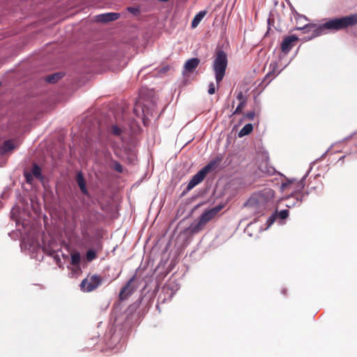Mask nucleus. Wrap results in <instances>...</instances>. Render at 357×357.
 <instances>
[{
    "label": "nucleus",
    "instance_id": "e433bc0d",
    "mask_svg": "<svg viewBox=\"0 0 357 357\" xmlns=\"http://www.w3.org/2000/svg\"><path fill=\"white\" fill-rule=\"evenodd\" d=\"M0 64L3 65V63H1V62H0Z\"/></svg>",
    "mask_w": 357,
    "mask_h": 357
},
{
    "label": "nucleus",
    "instance_id": "a211bd4d",
    "mask_svg": "<svg viewBox=\"0 0 357 357\" xmlns=\"http://www.w3.org/2000/svg\"><path fill=\"white\" fill-rule=\"evenodd\" d=\"M31 174L35 178L42 181L43 177L42 175V172L40 167L36 163L33 165L32 169Z\"/></svg>",
    "mask_w": 357,
    "mask_h": 357
},
{
    "label": "nucleus",
    "instance_id": "0eeeda50",
    "mask_svg": "<svg viewBox=\"0 0 357 357\" xmlns=\"http://www.w3.org/2000/svg\"><path fill=\"white\" fill-rule=\"evenodd\" d=\"M294 30H301L303 31L304 33L312 32L310 38L327 33L323 24L318 26L314 24H306L302 26L295 27Z\"/></svg>",
    "mask_w": 357,
    "mask_h": 357
},
{
    "label": "nucleus",
    "instance_id": "6e6552de",
    "mask_svg": "<svg viewBox=\"0 0 357 357\" xmlns=\"http://www.w3.org/2000/svg\"><path fill=\"white\" fill-rule=\"evenodd\" d=\"M136 279V275H134L125 284L123 287L121 288L119 292V300L124 301L126 300L129 296H130L136 290V286L133 284L134 281Z\"/></svg>",
    "mask_w": 357,
    "mask_h": 357
},
{
    "label": "nucleus",
    "instance_id": "9d476101",
    "mask_svg": "<svg viewBox=\"0 0 357 357\" xmlns=\"http://www.w3.org/2000/svg\"><path fill=\"white\" fill-rule=\"evenodd\" d=\"M227 56L222 50H218L215 53L213 67H227Z\"/></svg>",
    "mask_w": 357,
    "mask_h": 357
},
{
    "label": "nucleus",
    "instance_id": "f257e3e1",
    "mask_svg": "<svg viewBox=\"0 0 357 357\" xmlns=\"http://www.w3.org/2000/svg\"><path fill=\"white\" fill-rule=\"evenodd\" d=\"M282 188L284 190H292L291 194L286 198L287 207L291 208L296 205L299 206L301 204L303 195L301 194V192L304 188V183L303 181H288L287 183H282Z\"/></svg>",
    "mask_w": 357,
    "mask_h": 357
},
{
    "label": "nucleus",
    "instance_id": "1a4fd4ad",
    "mask_svg": "<svg viewBox=\"0 0 357 357\" xmlns=\"http://www.w3.org/2000/svg\"><path fill=\"white\" fill-rule=\"evenodd\" d=\"M298 40V38L295 35L288 36L284 38L281 43V50L282 52H289L295 45V43Z\"/></svg>",
    "mask_w": 357,
    "mask_h": 357
},
{
    "label": "nucleus",
    "instance_id": "c85d7f7f",
    "mask_svg": "<svg viewBox=\"0 0 357 357\" xmlns=\"http://www.w3.org/2000/svg\"><path fill=\"white\" fill-rule=\"evenodd\" d=\"M24 176L26 178V183H30V184L32 183L33 180V176L30 172H25L24 173Z\"/></svg>",
    "mask_w": 357,
    "mask_h": 357
},
{
    "label": "nucleus",
    "instance_id": "20e7f679",
    "mask_svg": "<svg viewBox=\"0 0 357 357\" xmlns=\"http://www.w3.org/2000/svg\"><path fill=\"white\" fill-rule=\"evenodd\" d=\"M275 192L271 189H267L262 192L255 195L250 198L248 205L257 208H265L266 204L274 197Z\"/></svg>",
    "mask_w": 357,
    "mask_h": 357
},
{
    "label": "nucleus",
    "instance_id": "9b49d317",
    "mask_svg": "<svg viewBox=\"0 0 357 357\" xmlns=\"http://www.w3.org/2000/svg\"><path fill=\"white\" fill-rule=\"evenodd\" d=\"M120 17V14L118 13H107L96 16V20L98 22H109L118 20Z\"/></svg>",
    "mask_w": 357,
    "mask_h": 357
},
{
    "label": "nucleus",
    "instance_id": "473e14b6",
    "mask_svg": "<svg viewBox=\"0 0 357 357\" xmlns=\"http://www.w3.org/2000/svg\"><path fill=\"white\" fill-rule=\"evenodd\" d=\"M275 215H271V217H269L267 220V222H266L268 225V227L271 226L275 222Z\"/></svg>",
    "mask_w": 357,
    "mask_h": 357
},
{
    "label": "nucleus",
    "instance_id": "6ab92c4d",
    "mask_svg": "<svg viewBox=\"0 0 357 357\" xmlns=\"http://www.w3.org/2000/svg\"><path fill=\"white\" fill-rule=\"evenodd\" d=\"M225 69L226 68H214L215 70V80L217 82V84L218 85L220 82L222 80L225 75Z\"/></svg>",
    "mask_w": 357,
    "mask_h": 357
},
{
    "label": "nucleus",
    "instance_id": "2f4dec72",
    "mask_svg": "<svg viewBox=\"0 0 357 357\" xmlns=\"http://www.w3.org/2000/svg\"><path fill=\"white\" fill-rule=\"evenodd\" d=\"M208 92L211 95L215 93V84L213 82L210 83V84L208 86Z\"/></svg>",
    "mask_w": 357,
    "mask_h": 357
},
{
    "label": "nucleus",
    "instance_id": "4be33fe9",
    "mask_svg": "<svg viewBox=\"0 0 357 357\" xmlns=\"http://www.w3.org/2000/svg\"><path fill=\"white\" fill-rule=\"evenodd\" d=\"M71 264L73 266H77L80 262V254L78 252H75L71 254Z\"/></svg>",
    "mask_w": 357,
    "mask_h": 357
},
{
    "label": "nucleus",
    "instance_id": "7ed1b4c3",
    "mask_svg": "<svg viewBox=\"0 0 357 357\" xmlns=\"http://www.w3.org/2000/svg\"><path fill=\"white\" fill-rule=\"evenodd\" d=\"M222 159V156H217L214 160H211L205 167L192 176L187 185V190H190L200 183L210 171L216 169L219 166Z\"/></svg>",
    "mask_w": 357,
    "mask_h": 357
},
{
    "label": "nucleus",
    "instance_id": "a878e982",
    "mask_svg": "<svg viewBox=\"0 0 357 357\" xmlns=\"http://www.w3.org/2000/svg\"><path fill=\"white\" fill-rule=\"evenodd\" d=\"M113 169L119 173H122L123 171V166L120 164V162L117 161L113 162Z\"/></svg>",
    "mask_w": 357,
    "mask_h": 357
},
{
    "label": "nucleus",
    "instance_id": "f03ea898",
    "mask_svg": "<svg viewBox=\"0 0 357 357\" xmlns=\"http://www.w3.org/2000/svg\"><path fill=\"white\" fill-rule=\"evenodd\" d=\"M326 33L336 31L347 28L349 26L357 24V14L335 18L323 23Z\"/></svg>",
    "mask_w": 357,
    "mask_h": 357
},
{
    "label": "nucleus",
    "instance_id": "5701e85b",
    "mask_svg": "<svg viewBox=\"0 0 357 357\" xmlns=\"http://www.w3.org/2000/svg\"><path fill=\"white\" fill-rule=\"evenodd\" d=\"M246 104H247V102H245L244 100L243 102H240L232 114L236 115V114H241L243 109L245 107Z\"/></svg>",
    "mask_w": 357,
    "mask_h": 357
},
{
    "label": "nucleus",
    "instance_id": "39448f33",
    "mask_svg": "<svg viewBox=\"0 0 357 357\" xmlns=\"http://www.w3.org/2000/svg\"><path fill=\"white\" fill-rule=\"evenodd\" d=\"M222 207V206H217L210 210L204 211L200 215L198 222L192 227V231L197 233L202 230L208 222L215 217V215L221 211Z\"/></svg>",
    "mask_w": 357,
    "mask_h": 357
},
{
    "label": "nucleus",
    "instance_id": "aec40b11",
    "mask_svg": "<svg viewBox=\"0 0 357 357\" xmlns=\"http://www.w3.org/2000/svg\"><path fill=\"white\" fill-rule=\"evenodd\" d=\"M253 130V126L251 123L245 125L238 133L239 137H243L249 135Z\"/></svg>",
    "mask_w": 357,
    "mask_h": 357
},
{
    "label": "nucleus",
    "instance_id": "f3484780",
    "mask_svg": "<svg viewBox=\"0 0 357 357\" xmlns=\"http://www.w3.org/2000/svg\"><path fill=\"white\" fill-rule=\"evenodd\" d=\"M90 227V220H84L81 222V233L84 238H86L89 235L88 230Z\"/></svg>",
    "mask_w": 357,
    "mask_h": 357
},
{
    "label": "nucleus",
    "instance_id": "c756f323",
    "mask_svg": "<svg viewBox=\"0 0 357 357\" xmlns=\"http://www.w3.org/2000/svg\"><path fill=\"white\" fill-rule=\"evenodd\" d=\"M236 98L240 101L243 102V100L247 102V97L244 96L242 91H239L236 96Z\"/></svg>",
    "mask_w": 357,
    "mask_h": 357
},
{
    "label": "nucleus",
    "instance_id": "423d86ee",
    "mask_svg": "<svg viewBox=\"0 0 357 357\" xmlns=\"http://www.w3.org/2000/svg\"><path fill=\"white\" fill-rule=\"evenodd\" d=\"M101 282L102 278L100 276L93 275L84 279L81 282L80 287L83 291L90 292L97 289Z\"/></svg>",
    "mask_w": 357,
    "mask_h": 357
},
{
    "label": "nucleus",
    "instance_id": "4c0bfd02",
    "mask_svg": "<svg viewBox=\"0 0 357 357\" xmlns=\"http://www.w3.org/2000/svg\"><path fill=\"white\" fill-rule=\"evenodd\" d=\"M1 85V82H0V86Z\"/></svg>",
    "mask_w": 357,
    "mask_h": 357
},
{
    "label": "nucleus",
    "instance_id": "b1692460",
    "mask_svg": "<svg viewBox=\"0 0 357 357\" xmlns=\"http://www.w3.org/2000/svg\"><path fill=\"white\" fill-rule=\"evenodd\" d=\"M110 129L112 134L115 136H121L123 132V130L116 125H112Z\"/></svg>",
    "mask_w": 357,
    "mask_h": 357
},
{
    "label": "nucleus",
    "instance_id": "dca6fc26",
    "mask_svg": "<svg viewBox=\"0 0 357 357\" xmlns=\"http://www.w3.org/2000/svg\"><path fill=\"white\" fill-rule=\"evenodd\" d=\"M63 77V73H56L50 75H47L45 77V81L47 82L54 84L56 83L58 80L61 79Z\"/></svg>",
    "mask_w": 357,
    "mask_h": 357
},
{
    "label": "nucleus",
    "instance_id": "ddd939ff",
    "mask_svg": "<svg viewBox=\"0 0 357 357\" xmlns=\"http://www.w3.org/2000/svg\"><path fill=\"white\" fill-rule=\"evenodd\" d=\"M279 73L280 71L276 72L275 68H273L272 71L267 73L261 84L264 87L266 86Z\"/></svg>",
    "mask_w": 357,
    "mask_h": 357
},
{
    "label": "nucleus",
    "instance_id": "4468645a",
    "mask_svg": "<svg viewBox=\"0 0 357 357\" xmlns=\"http://www.w3.org/2000/svg\"><path fill=\"white\" fill-rule=\"evenodd\" d=\"M15 149L14 142L12 139L6 140L3 145L0 147V152L2 153H6L8 151H10Z\"/></svg>",
    "mask_w": 357,
    "mask_h": 357
},
{
    "label": "nucleus",
    "instance_id": "cd10ccee",
    "mask_svg": "<svg viewBox=\"0 0 357 357\" xmlns=\"http://www.w3.org/2000/svg\"><path fill=\"white\" fill-rule=\"evenodd\" d=\"M278 215L281 220L286 219L289 215V211L287 209L282 210L278 213Z\"/></svg>",
    "mask_w": 357,
    "mask_h": 357
},
{
    "label": "nucleus",
    "instance_id": "c9c22d12",
    "mask_svg": "<svg viewBox=\"0 0 357 357\" xmlns=\"http://www.w3.org/2000/svg\"><path fill=\"white\" fill-rule=\"evenodd\" d=\"M159 1H161V2H167L169 0H158Z\"/></svg>",
    "mask_w": 357,
    "mask_h": 357
},
{
    "label": "nucleus",
    "instance_id": "bb28decb",
    "mask_svg": "<svg viewBox=\"0 0 357 357\" xmlns=\"http://www.w3.org/2000/svg\"><path fill=\"white\" fill-rule=\"evenodd\" d=\"M295 19H296V23L299 24H301L303 21L304 22L307 21V18L305 16L300 15L298 13H296V15L295 16Z\"/></svg>",
    "mask_w": 357,
    "mask_h": 357
},
{
    "label": "nucleus",
    "instance_id": "393cba45",
    "mask_svg": "<svg viewBox=\"0 0 357 357\" xmlns=\"http://www.w3.org/2000/svg\"><path fill=\"white\" fill-rule=\"evenodd\" d=\"M86 257L88 261H91L96 258L97 255L94 250H89L86 252Z\"/></svg>",
    "mask_w": 357,
    "mask_h": 357
},
{
    "label": "nucleus",
    "instance_id": "f704fd0d",
    "mask_svg": "<svg viewBox=\"0 0 357 357\" xmlns=\"http://www.w3.org/2000/svg\"><path fill=\"white\" fill-rule=\"evenodd\" d=\"M351 142H352L353 143H356V142H357V135H355V136H354V137H352V139H351Z\"/></svg>",
    "mask_w": 357,
    "mask_h": 357
},
{
    "label": "nucleus",
    "instance_id": "412c9836",
    "mask_svg": "<svg viewBox=\"0 0 357 357\" xmlns=\"http://www.w3.org/2000/svg\"><path fill=\"white\" fill-rule=\"evenodd\" d=\"M200 63V60L197 58H192L186 61L183 67H197Z\"/></svg>",
    "mask_w": 357,
    "mask_h": 357
},
{
    "label": "nucleus",
    "instance_id": "7c9ffc66",
    "mask_svg": "<svg viewBox=\"0 0 357 357\" xmlns=\"http://www.w3.org/2000/svg\"><path fill=\"white\" fill-rule=\"evenodd\" d=\"M255 116V113L254 111H250L244 114L245 118L248 120H253Z\"/></svg>",
    "mask_w": 357,
    "mask_h": 357
},
{
    "label": "nucleus",
    "instance_id": "72a5a7b5",
    "mask_svg": "<svg viewBox=\"0 0 357 357\" xmlns=\"http://www.w3.org/2000/svg\"><path fill=\"white\" fill-rule=\"evenodd\" d=\"M195 69V68H185L183 72V75H187L188 73H193Z\"/></svg>",
    "mask_w": 357,
    "mask_h": 357
},
{
    "label": "nucleus",
    "instance_id": "2eb2a0df",
    "mask_svg": "<svg viewBox=\"0 0 357 357\" xmlns=\"http://www.w3.org/2000/svg\"><path fill=\"white\" fill-rule=\"evenodd\" d=\"M206 10H202L199 11L193 18L191 24L192 28H196L198 24L200 23V22L203 20V18L206 15Z\"/></svg>",
    "mask_w": 357,
    "mask_h": 357
},
{
    "label": "nucleus",
    "instance_id": "f8f14e48",
    "mask_svg": "<svg viewBox=\"0 0 357 357\" xmlns=\"http://www.w3.org/2000/svg\"><path fill=\"white\" fill-rule=\"evenodd\" d=\"M76 181H77V183L79 185L82 192L83 194L86 195L88 193V191H87V189L86 187V183H85L84 178V176L82 172H79L77 174Z\"/></svg>",
    "mask_w": 357,
    "mask_h": 357
}]
</instances>
